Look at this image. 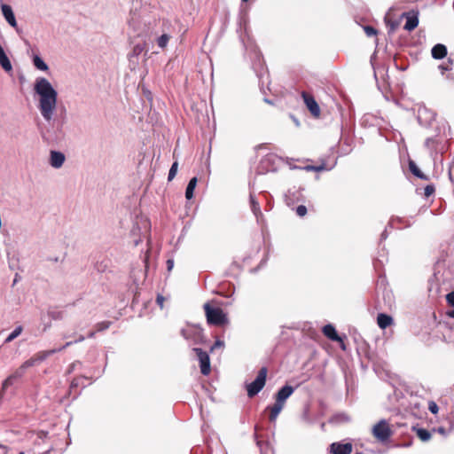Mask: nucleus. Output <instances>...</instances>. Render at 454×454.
Returning a JSON list of instances; mask_svg holds the SVG:
<instances>
[{"instance_id":"4be33fe9","label":"nucleus","mask_w":454,"mask_h":454,"mask_svg":"<svg viewBox=\"0 0 454 454\" xmlns=\"http://www.w3.org/2000/svg\"><path fill=\"white\" fill-rule=\"evenodd\" d=\"M283 408L284 405L282 403L275 402L273 406L270 407V420L275 421Z\"/></svg>"},{"instance_id":"2eb2a0df","label":"nucleus","mask_w":454,"mask_h":454,"mask_svg":"<svg viewBox=\"0 0 454 454\" xmlns=\"http://www.w3.org/2000/svg\"><path fill=\"white\" fill-rule=\"evenodd\" d=\"M403 16L406 18V23L403 27L405 30L411 31L418 27L419 18L416 14L403 13Z\"/></svg>"},{"instance_id":"cd10ccee","label":"nucleus","mask_w":454,"mask_h":454,"mask_svg":"<svg viewBox=\"0 0 454 454\" xmlns=\"http://www.w3.org/2000/svg\"><path fill=\"white\" fill-rule=\"evenodd\" d=\"M48 315L53 320H61L64 317V312L61 310H50Z\"/></svg>"},{"instance_id":"f03ea898","label":"nucleus","mask_w":454,"mask_h":454,"mask_svg":"<svg viewBox=\"0 0 454 454\" xmlns=\"http://www.w3.org/2000/svg\"><path fill=\"white\" fill-rule=\"evenodd\" d=\"M128 23L138 36H151L155 34L154 27L156 25V20L141 15L137 12H130Z\"/></svg>"},{"instance_id":"b1692460","label":"nucleus","mask_w":454,"mask_h":454,"mask_svg":"<svg viewBox=\"0 0 454 454\" xmlns=\"http://www.w3.org/2000/svg\"><path fill=\"white\" fill-rule=\"evenodd\" d=\"M23 331L22 325H18L15 327V329L7 336V338L4 340V343H10L12 340H14L17 337H19Z\"/></svg>"},{"instance_id":"6e6552de","label":"nucleus","mask_w":454,"mask_h":454,"mask_svg":"<svg viewBox=\"0 0 454 454\" xmlns=\"http://www.w3.org/2000/svg\"><path fill=\"white\" fill-rule=\"evenodd\" d=\"M27 366H25V363H23L13 373H12L9 377H7L2 385V388L4 390L7 389L9 387L12 386L19 380H20L27 369Z\"/></svg>"},{"instance_id":"c9c22d12","label":"nucleus","mask_w":454,"mask_h":454,"mask_svg":"<svg viewBox=\"0 0 454 454\" xmlns=\"http://www.w3.org/2000/svg\"><path fill=\"white\" fill-rule=\"evenodd\" d=\"M446 301H447L449 305L454 307V291L447 294Z\"/></svg>"},{"instance_id":"f8f14e48","label":"nucleus","mask_w":454,"mask_h":454,"mask_svg":"<svg viewBox=\"0 0 454 454\" xmlns=\"http://www.w3.org/2000/svg\"><path fill=\"white\" fill-rule=\"evenodd\" d=\"M352 451V444L349 442L340 443L333 442L331 444V452L333 454H350Z\"/></svg>"},{"instance_id":"f704fd0d","label":"nucleus","mask_w":454,"mask_h":454,"mask_svg":"<svg viewBox=\"0 0 454 454\" xmlns=\"http://www.w3.org/2000/svg\"><path fill=\"white\" fill-rule=\"evenodd\" d=\"M296 214L299 216H304L307 214V207L303 205H300L296 208Z\"/></svg>"},{"instance_id":"de8ad7c7","label":"nucleus","mask_w":454,"mask_h":454,"mask_svg":"<svg viewBox=\"0 0 454 454\" xmlns=\"http://www.w3.org/2000/svg\"><path fill=\"white\" fill-rule=\"evenodd\" d=\"M77 385H78V383H77V382H76V380H73V381H72V383H71V387H75V386H77Z\"/></svg>"},{"instance_id":"9d476101","label":"nucleus","mask_w":454,"mask_h":454,"mask_svg":"<svg viewBox=\"0 0 454 454\" xmlns=\"http://www.w3.org/2000/svg\"><path fill=\"white\" fill-rule=\"evenodd\" d=\"M2 13L8 24L19 32L17 20L12 7L6 4L1 5Z\"/></svg>"},{"instance_id":"ddd939ff","label":"nucleus","mask_w":454,"mask_h":454,"mask_svg":"<svg viewBox=\"0 0 454 454\" xmlns=\"http://www.w3.org/2000/svg\"><path fill=\"white\" fill-rule=\"evenodd\" d=\"M294 388L292 386L286 385L281 387L276 395V402L285 405L286 399L294 393Z\"/></svg>"},{"instance_id":"9b49d317","label":"nucleus","mask_w":454,"mask_h":454,"mask_svg":"<svg viewBox=\"0 0 454 454\" xmlns=\"http://www.w3.org/2000/svg\"><path fill=\"white\" fill-rule=\"evenodd\" d=\"M66 160V156L59 151L51 150L50 152L49 163L54 168H60Z\"/></svg>"},{"instance_id":"393cba45","label":"nucleus","mask_w":454,"mask_h":454,"mask_svg":"<svg viewBox=\"0 0 454 454\" xmlns=\"http://www.w3.org/2000/svg\"><path fill=\"white\" fill-rule=\"evenodd\" d=\"M409 168L411 173L422 180H427V177L420 171L413 161H410Z\"/></svg>"},{"instance_id":"c85d7f7f","label":"nucleus","mask_w":454,"mask_h":454,"mask_svg":"<svg viewBox=\"0 0 454 454\" xmlns=\"http://www.w3.org/2000/svg\"><path fill=\"white\" fill-rule=\"evenodd\" d=\"M177 168H178V163L177 161H175L170 169H169V172H168V181H171L174 179V177L176 176V173H177Z\"/></svg>"},{"instance_id":"aec40b11","label":"nucleus","mask_w":454,"mask_h":454,"mask_svg":"<svg viewBox=\"0 0 454 454\" xmlns=\"http://www.w3.org/2000/svg\"><path fill=\"white\" fill-rule=\"evenodd\" d=\"M250 206H251V209H252L254 215H255V217L257 219V222H259L261 220V218L262 217V213L261 211L258 201L255 200V198L252 194H250Z\"/></svg>"},{"instance_id":"1a4fd4ad","label":"nucleus","mask_w":454,"mask_h":454,"mask_svg":"<svg viewBox=\"0 0 454 454\" xmlns=\"http://www.w3.org/2000/svg\"><path fill=\"white\" fill-rule=\"evenodd\" d=\"M55 353H57L56 349L39 351L36 354H35L32 357H30L29 359H27V361L24 362L25 366H27L28 368L35 366V365L42 363L43 361L47 359L50 356H51Z\"/></svg>"},{"instance_id":"6e6d98bb","label":"nucleus","mask_w":454,"mask_h":454,"mask_svg":"<svg viewBox=\"0 0 454 454\" xmlns=\"http://www.w3.org/2000/svg\"><path fill=\"white\" fill-rule=\"evenodd\" d=\"M356 454H362V453H356Z\"/></svg>"},{"instance_id":"3c124183","label":"nucleus","mask_w":454,"mask_h":454,"mask_svg":"<svg viewBox=\"0 0 454 454\" xmlns=\"http://www.w3.org/2000/svg\"><path fill=\"white\" fill-rule=\"evenodd\" d=\"M381 237H382L383 239H386V237H387V236H386V231H384V232L381 234Z\"/></svg>"},{"instance_id":"c03bdc74","label":"nucleus","mask_w":454,"mask_h":454,"mask_svg":"<svg viewBox=\"0 0 454 454\" xmlns=\"http://www.w3.org/2000/svg\"><path fill=\"white\" fill-rule=\"evenodd\" d=\"M74 343V341H67L65 345L62 346V348H67V347H70Z\"/></svg>"},{"instance_id":"a211bd4d","label":"nucleus","mask_w":454,"mask_h":454,"mask_svg":"<svg viewBox=\"0 0 454 454\" xmlns=\"http://www.w3.org/2000/svg\"><path fill=\"white\" fill-rule=\"evenodd\" d=\"M42 137L48 143H53L59 139V135L57 133V131L53 130L52 129L46 128L42 131Z\"/></svg>"},{"instance_id":"2f4dec72","label":"nucleus","mask_w":454,"mask_h":454,"mask_svg":"<svg viewBox=\"0 0 454 454\" xmlns=\"http://www.w3.org/2000/svg\"><path fill=\"white\" fill-rule=\"evenodd\" d=\"M364 32H365L366 35L369 36V37L377 35V30L374 27H371V26H366V27H364Z\"/></svg>"},{"instance_id":"39448f33","label":"nucleus","mask_w":454,"mask_h":454,"mask_svg":"<svg viewBox=\"0 0 454 454\" xmlns=\"http://www.w3.org/2000/svg\"><path fill=\"white\" fill-rule=\"evenodd\" d=\"M267 377V368L262 367L260 369L255 380L247 386V395L254 397L264 387Z\"/></svg>"},{"instance_id":"6ab92c4d","label":"nucleus","mask_w":454,"mask_h":454,"mask_svg":"<svg viewBox=\"0 0 454 454\" xmlns=\"http://www.w3.org/2000/svg\"><path fill=\"white\" fill-rule=\"evenodd\" d=\"M377 323L381 329H386L393 324V318L389 315L380 313L377 317Z\"/></svg>"},{"instance_id":"473e14b6","label":"nucleus","mask_w":454,"mask_h":454,"mask_svg":"<svg viewBox=\"0 0 454 454\" xmlns=\"http://www.w3.org/2000/svg\"><path fill=\"white\" fill-rule=\"evenodd\" d=\"M428 410L433 413V414H436L439 411V408H438V405L436 404L435 402L434 401H430L428 403Z\"/></svg>"},{"instance_id":"e433bc0d","label":"nucleus","mask_w":454,"mask_h":454,"mask_svg":"<svg viewBox=\"0 0 454 454\" xmlns=\"http://www.w3.org/2000/svg\"><path fill=\"white\" fill-rule=\"evenodd\" d=\"M434 192V187L433 185H427L425 187V195L429 197Z\"/></svg>"},{"instance_id":"49530a36","label":"nucleus","mask_w":454,"mask_h":454,"mask_svg":"<svg viewBox=\"0 0 454 454\" xmlns=\"http://www.w3.org/2000/svg\"><path fill=\"white\" fill-rule=\"evenodd\" d=\"M95 336V332H90L89 334H88V338H93Z\"/></svg>"},{"instance_id":"4c0bfd02","label":"nucleus","mask_w":454,"mask_h":454,"mask_svg":"<svg viewBox=\"0 0 454 454\" xmlns=\"http://www.w3.org/2000/svg\"><path fill=\"white\" fill-rule=\"evenodd\" d=\"M223 345H224L223 341H222L220 340H216L215 342L214 343V345L211 347L210 350L213 351L215 348L223 347Z\"/></svg>"},{"instance_id":"09e8293b","label":"nucleus","mask_w":454,"mask_h":454,"mask_svg":"<svg viewBox=\"0 0 454 454\" xmlns=\"http://www.w3.org/2000/svg\"><path fill=\"white\" fill-rule=\"evenodd\" d=\"M57 350V352H60L62 350H64L65 348H62V347H59V348H55Z\"/></svg>"},{"instance_id":"a19ab883","label":"nucleus","mask_w":454,"mask_h":454,"mask_svg":"<svg viewBox=\"0 0 454 454\" xmlns=\"http://www.w3.org/2000/svg\"><path fill=\"white\" fill-rule=\"evenodd\" d=\"M167 266H168V270L170 271L174 267V261L172 259H168L167 261Z\"/></svg>"},{"instance_id":"37998d69","label":"nucleus","mask_w":454,"mask_h":454,"mask_svg":"<svg viewBox=\"0 0 454 454\" xmlns=\"http://www.w3.org/2000/svg\"><path fill=\"white\" fill-rule=\"evenodd\" d=\"M85 340L83 335H80L77 340H74V343L82 342Z\"/></svg>"},{"instance_id":"bb28decb","label":"nucleus","mask_w":454,"mask_h":454,"mask_svg":"<svg viewBox=\"0 0 454 454\" xmlns=\"http://www.w3.org/2000/svg\"><path fill=\"white\" fill-rule=\"evenodd\" d=\"M417 435L423 442H427V441L430 440V438H431V433L428 430L424 429V428L418 429Z\"/></svg>"},{"instance_id":"412c9836","label":"nucleus","mask_w":454,"mask_h":454,"mask_svg":"<svg viewBox=\"0 0 454 454\" xmlns=\"http://www.w3.org/2000/svg\"><path fill=\"white\" fill-rule=\"evenodd\" d=\"M33 64L40 71H48L49 67L39 55L33 56Z\"/></svg>"},{"instance_id":"a18cd8bd","label":"nucleus","mask_w":454,"mask_h":454,"mask_svg":"<svg viewBox=\"0 0 454 454\" xmlns=\"http://www.w3.org/2000/svg\"><path fill=\"white\" fill-rule=\"evenodd\" d=\"M448 316L451 318H454V309L448 312Z\"/></svg>"},{"instance_id":"864d4df0","label":"nucleus","mask_w":454,"mask_h":454,"mask_svg":"<svg viewBox=\"0 0 454 454\" xmlns=\"http://www.w3.org/2000/svg\"><path fill=\"white\" fill-rule=\"evenodd\" d=\"M264 100H265V102H267V103L270 104V100H268L267 98H265Z\"/></svg>"},{"instance_id":"603ef678","label":"nucleus","mask_w":454,"mask_h":454,"mask_svg":"<svg viewBox=\"0 0 454 454\" xmlns=\"http://www.w3.org/2000/svg\"><path fill=\"white\" fill-rule=\"evenodd\" d=\"M429 142H430V139H427L426 145H428Z\"/></svg>"},{"instance_id":"a878e982","label":"nucleus","mask_w":454,"mask_h":454,"mask_svg":"<svg viewBox=\"0 0 454 454\" xmlns=\"http://www.w3.org/2000/svg\"><path fill=\"white\" fill-rule=\"evenodd\" d=\"M170 39V35L168 34H162L160 36L157 38V44L160 49H164L167 47L168 41Z\"/></svg>"},{"instance_id":"72a5a7b5","label":"nucleus","mask_w":454,"mask_h":454,"mask_svg":"<svg viewBox=\"0 0 454 454\" xmlns=\"http://www.w3.org/2000/svg\"><path fill=\"white\" fill-rule=\"evenodd\" d=\"M144 51V46L141 44H136L132 50V55L138 56Z\"/></svg>"},{"instance_id":"f3484780","label":"nucleus","mask_w":454,"mask_h":454,"mask_svg":"<svg viewBox=\"0 0 454 454\" xmlns=\"http://www.w3.org/2000/svg\"><path fill=\"white\" fill-rule=\"evenodd\" d=\"M431 53L434 59H442L447 55V48L442 43H437L433 47Z\"/></svg>"},{"instance_id":"f257e3e1","label":"nucleus","mask_w":454,"mask_h":454,"mask_svg":"<svg viewBox=\"0 0 454 454\" xmlns=\"http://www.w3.org/2000/svg\"><path fill=\"white\" fill-rule=\"evenodd\" d=\"M34 91L38 96L39 112L43 120L50 123L57 110L58 92L44 77L35 79Z\"/></svg>"},{"instance_id":"7c9ffc66","label":"nucleus","mask_w":454,"mask_h":454,"mask_svg":"<svg viewBox=\"0 0 454 454\" xmlns=\"http://www.w3.org/2000/svg\"><path fill=\"white\" fill-rule=\"evenodd\" d=\"M109 326H110V322L103 321V322L98 323L96 325V329L98 332H102V331L107 329Z\"/></svg>"},{"instance_id":"5fc2aeb1","label":"nucleus","mask_w":454,"mask_h":454,"mask_svg":"<svg viewBox=\"0 0 454 454\" xmlns=\"http://www.w3.org/2000/svg\"><path fill=\"white\" fill-rule=\"evenodd\" d=\"M58 131H59V133H60L61 132V128H59Z\"/></svg>"},{"instance_id":"58836bf2","label":"nucleus","mask_w":454,"mask_h":454,"mask_svg":"<svg viewBox=\"0 0 454 454\" xmlns=\"http://www.w3.org/2000/svg\"><path fill=\"white\" fill-rule=\"evenodd\" d=\"M164 301H165V298L162 295L158 294V296L156 298V302L160 307V309L163 308Z\"/></svg>"},{"instance_id":"c756f323","label":"nucleus","mask_w":454,"mask_h":454,"mask_svg":"<svg viewBox=\"0 0 454 454\" xmlns=\"http://www.w3.org/2000/svg\"><path fill=\"white\" fill-rule=\"evenodd\" d=\"M453 61L449 59L447 64H442L439 66V68L442 70V73L443 74L445 71H449L452 68Z\"/></svg>"},{"instance_id":"8fccbe9b","label":"nucleus","mask_w":454,"mask_h":454,"mask_svg":"<svg viewBox=\"0 0 454 454\" xmlns=\"http://www.w3.org/2000/svg\"><path fill=\"white\" fill-rule=\"evenodd\" d=\"M449 177L450 179L452 181V174H451V171L449 172Z\"/></svg>"},{"instance_id":"79ce46f5","label":"nucleus","mask_w":454,"mask_h":454,"mask_svg":"<svg viewBox=\"0 0 454 454\" xmlns=\"http://www.w3.org/2000/svg\"><path fill=\"white\" fill-rule=\"evenodd\" d=\"M303 169H305L307 171H315V166L308 165V166L304 167Z\"/></svg>"},{"instance_id":"423d86ee","label":"nucleus","mask_w":454,"mask_h":454,"mask_svg":"<svg viewBox=\"0 0 454 454\" xmlns=\"http://www.w3.org/2000/svg\"><path fill=\"white\" fill-rule=\"evenodd\" d=\"M372 434L378 441L382 442H387L392 434V430L387 421L381 419L374 425L372 427Z\"/></svg>"},{"instance_id":"20e7f679","label":"nucleus","mask_w":454,"mask_h":454,"mask_svg":"<svg viewBox=\"0 0 454 454\" xmlns=\"http://www.w3.org/2000/svg\"><path fill=\"white\" fill-rule=\"evenodd\" d=\"M181 335L187 340H191L193 344H202L206 342L203 331L197 325H186L181 330Z\"/></svg>"},{"instance_id":"4468645a","label":"nucleus","mask_w":454,"mask_h":454,"mask_svg":"<svg viewBox=\"0 0 454 454\" xmlns=\"http://www.w3.org/2000/svg\"><path fill=\"white\" fill-rule=\"evenodd\" d=\"M304 102L312 115L317 117L320 114V108L313 97L303 93Z\"/></svg>"},{"instance_id":"ea45409f","label":"nucleus","mask_w":454,"mask_h":454,"mask_svg":"<svg viewBox=\"0 0 454 454\" xmlns=\"http://www.w3.org/2000/svg\"><path fill=\"white\" fill-rule=\"evenodd\" d=\"M328 169H331V168H327L325 164H320L318 166H315L316 172H320V171L328 170Z\"/></svg>"},{"instance_id":"dca6fc26","label":"nucleus","mask_w":454,"mask_h":454,"mask_svg":"<svg viewBox=\"0 0 454 454\" xmlns=\"http://www.w3.org/2000/svg\"><path fill=\"white\" fill-rule=\"evenodd\" d=\"M323 333L331 340L341 341V339L338 335L334 326L330 324L323 327Z\"/></svg>"},{"instance_id":"5701e85b","label":"nucleus","mask_w":454,"mask_h":454,"mask_svg":"<svg viewBox=\"0 0 454 454\" xmlns=\"http://www.w3.org/2000/svg\"><path fill=\"white\" fill-rule=\"evenodd\" d=\"M197 183H198L197 177H192L189 181L188 185L185 190V198L187 200H191L193 198V192H194V189L196 188Z\"/></svg>"},{"instance_id":"7ed1b4c3","label":"nucleus","mask_w":454,"mask_h":454,"mask_svg":"<svg viewBox=\"0 0 454 454\" xmlns=\"http://www.w3.org/2000/svg\"><path fill=\"white\" fill-rule=\"evenodd\" d=\"M204 310L208 325H223L228 323L227 316L221 308H213L209 303H205Z\"/></svg>"},{"instance_id":"0eeeda50","label":"nucleus","mask_w":454,"mask_h":454,"mask_svg":"<svg viewBox=\"0 0 454 454\" xmlns=\"http://www.w3.org/2000/svg\"><path fill=\"white\" fill-rule=\"evenodd\" d=\"M192 351L195 352L198 356L201 373L203 375H208L211 371L210 359L208 354L200 348H193Z\"/></svg>"}]
</instances>
